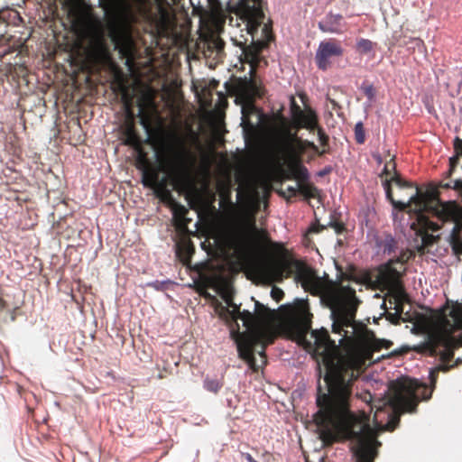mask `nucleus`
<instances>
[{
    "label": "nucleus",
    "instance_id": "a18cd8bd",
    "mask_svg": "<svg viewBox=\"0 0 462 462\" xmlns=\"http://www.w3.org/2000/svg\"><path fill=\"white\" fill-rule=\"evenodd\" d=\"M142 124H143V125H145L147 124V123H146V120H145V119H143V118H142Z\"/></svg>",
    "mask_w": 462,
    "mask_h": 462
},
{
    "label": "nucleus",
    "instance_id": "6e6552de",
    "mask_svg": "<svg viewBox=\"0 0 462 462\" xmlns=\"http://www.w3.org/2000/svg\"><path fill=\"white\" fill-rule=\"evenodd\" d=\"M106 12V27L108 36L118 51L121 58L130 64L134 61L136 52L135 42L133 37L134 14L129 6L117 8L112 4H102Z\"/></svg>",
    "mask_w": 462,
    "mask_h": 462
},
{
    "label": "nucleus",
    "instance_id": "4468645a",
    "mask_svg": "<svg viewBox=\"0 0 462 462\" xmlns=\"http://www.w3.org/2000/svg\"><path fill=\"white\" fill-rule=\"evenodd\" d=\"M344 49L336 39L322 41L316 51L315 62L317 67L325 71L331 67V58L343 56Z\"/></svg>",
    "mask_w": 462,
    "mask_h": 462
},
{
    "label": "nucleus",
    "instance_id": "e433bc0d",
    "mask_svg": "<svg viewBox=\"0 0 462 462\" xmlns=\"http://www.w3.org/2000/svg\"><path fill=\"white\" fill-rule=\"evenodd\" d=\"M328 226L332 227L337 234H341L346 230L345 225L342 222L331 221Z\"/></svg>",
    "mask_w": 462,
    "mask_h": 462
},
{
    "label": "nucleus",
    "instance_id": "20e7f679",
    "mask_svg": "<svg viewBox=\"0 0 462 462\" xmlns=\"http://www.w3.org/2000/svg\"><path fill=\"white\" fill-rule=\"evenodd\" d=\"M136 158V168L142 171V183L144 187L153 189L162 193V199H171V193L166 189L167 178L160 177L164 171L177 187H186L190 182L191 169L195 163V156L180 138L169 149L167 157L160 165H155L141 149Z\"/></svg>",
    "mask_w": 462,
    "mask_h": 462
},
{
    "label": "nucleus",
    "instance_id": "f03ea898",
    "mask_svg": "<svg viewBox=\"0 0 462 462\" xmlns=\"http://www.w3.org/2000/svg\"><path fill=\"white\" fill-rule=\"evenodd\" d=\"M259 275L266 282H281L294 274V279L300 283L305 291L321 300L331 310L333 320L332 331L342 337V345L348 334L356 329V315L361 300L356 297V290L350 286L329 283L326 284L316 272L304 263L285 256H274L258 268Z\"/></svg>",
    "mask_w": 462,
    "mask_h": 462
},
{
    "label": "nucleus",
    "instance_id": "6ab92c4d",
    "mask_svg": "<svg viewBox=\"0 0 462 462\" xmlns=\"http://www.w3.org/2000/svg\"><path fill=\"white\" fill-rule=\"evenodd\" d=\"M129 114L131 115V119L126 122L122 130L123 143L135 150H139L142 147L141 140L135 130L134 123L133 120V114L131 112H129Z\"/></svg>",
    "mask_w": 462,
    "mask_h": 462
},
{
    "label": "nucleus",
    "instance_id": "a878e982",
    "mask_svg": "<svg viewBox=\"0 0 462 462\" xmlns=\"http://www.w3.org/2000/svg\"><path fill=\"white\" fill-rule=\"evenodd\" d=\"M374 43L368 39H359L356 42V51L360 54H367L373 51Z\"/></svg>",
    "mask_w": 462,
    "mask_h": 462
},
{
    "label": "nucleus",
    "instance_id": "c03bdc74",
    "mask_svg": "<svg viewBox=\"0 0 462 462\" xmlns=\"http://www.w3.org/2000/svg\"><path fill=\"white\" fill-rule=\"evenodd\" d=\"M203 295H204L206 298H211V297H212V296H211V294H210V293H208V292H205V293H203Z\"/></svg>",
    "mask_w": 462,
    "mask_h": 462
},
{
    "label": "nucleus",
    "instance_id": "423d86ee",
    "mask_svg": "<svg viewBox=\"0 0 462 462\" xmlns=\"http://www.w3.org/2000/svg\"><path fill=\"white\" fill-rule=\"evenodd\" d=\"M391 394L386 399L376 402L370 392L365 391L358 394V397L370 405L371 411L375 409L374 420L377 413L388 406L391 411L388 413L386 423L387 430H394L401 420V415L405 412L414 413L420 401H428L431 398V392L427 393V387L419 383L416 379H399L392 382L390 385Z\"/></svg>",
    "mask_w": 462,
    "mask_h": 462
},
{
    "label": "nucleus",
    "instance_id": "1a4fd4ad",
    "mask_svg": "<svg viewBox=\"0 0 462 462\" xmlns=\"http://www.w3.org/2000/svg\"><path fill=\"white\" fill-rule=\"evenodd\" d=\"M231 337L237 345L239 357L245 360L251 369L257 371L254 350L261 346L259 355L265 357L264 350L266 346L274 342L276 336L273 332L265 328L260 329H251L250 331L240 332L233 330Z\"/></svg>",
    "mask_w": 462,
    "mask_h": 462
},
{
    "label": "nucleus",
    "instance_id": "2f4dec72",
    "mask_svg": "<svg viewBox=\"0 0 462 462\" xmlns=\"http://www.w3.org/2000/svg\"><path fill=\"white\" fill-rule=\"evenodd\" d=\"M439 240V236L425 235L422 237L424 246H430Z\"/></svg>",
    "mask_w": 462,
    "mask_h": 462
},
{
    "label": "nucleus",
    "instance_id": "c9c22d12",
    "mask_svg": "<svg viewBox=\"0 0 462 462\" xmlns=\"http://www.w3.org/2000/svg\"><path fill=\"white\" fill-rule=\"evenodd\" d=\"M187 213L188 209L184 206L178 205L174 209V217L179 219L183 218Z\"/></svg>",
    "mask_w": 462,
    "mask_h": 462
},
{
    "label": "nucleus",
    "instance_id": "f3484780",
    "mask_svg": "<svg viewBox=\"0 0 462 462\" xmlns=\"http://www.w3.org/2000/svg\"><path fill=\"white\" fill-rule=\"evenodd\" d=\"M225 300L227 304V307H221V311L219 313V316L226 319L227 323H235L236 326V328H232L231 332L233 330H239V324L237 323L238 319H241L243 321V311L240 310V305H237L232 301V299L230 297L225 298Z\"/></svg>",
    "mask_w": 462,
    "mask_h": 462
},
{
    "label": "nucleus",
    "instance_id": "49530a36",
    "mask_svg": "<svg viewBox=\"0 0 462 462\" xmlns=\"http://www.w3.org/2000/svg\"><path fill=\"white\" fill-rule=\"evenodd\" d=\"M457 359H459V360H460V362H459V364H458V365L462 364V357H458Z\"/></svg>",
    "mask_w": 462,
    "mask_h": 462
},
{
    "label": "nucleus",
    "instance_id": "aec40b11",
    "mask_svg": "<svg viewBox=\"0 0 462 462\" xmlns=\"http://www.w3.org/2000/svg\"><path fill=\"white\" fill-rule=\"evenodd\" d=\"M84 23L88 31L94 35L97 39L98 44L101 46L104 45V29L101 21L94 17L91 14L86 15L84 18Z\"/></svg>",
    "mask_w": 462,
    "mask_h": 462
},
{
    "label": "nucleus",
    "instance_id": "f257e3e1",
    "mask_svg": "<svg viewBox=\"0 0 462 462\" xmlns=\"http://www.w3.org/2000/svg\"><path fill=\"white\" fill-rule=\"evenodd\" d=\"M326 368L328 393L317 394L318 411L313 415L319 439L325 445L350 440L356 462H374L377 456L376 435L369 417L350 409L353 384L364 372V358H315Z\"/></svg>",
    "mask_w": 462,
    "mask_h": 462
},
{
    "label": "nucleus",
    "instance_id": "79ce46f5",
    "mask_svg": "<svg viewBox=\"0 0 462 462\" xmlns=\"http://www.w3.org/2000/svg\"><path fill=\"white\" fill-rule=\"evenodd\" d=\"M241 456L245 458L247 460V462H257V460H255L251 454L249 453H245V452H242L241 453Z\"/></svg>",
    "mask_w": 462,
    "mask_h": 462
},
{
    "label": "nucleus",
    "instance_id": "412c9836",
    "mask_svg": "<svg viewBox=\"0 0 462 462\" xmlns=\"http://www.w3.org/2000/svg\"><path fill=\"white\" fill-rule=\"evenodd\" d=\"M232 41L236 46H238L242 50L246 59L254 60L257 58V51L253 46L247 45L248 40L245 38L243 34L240 35V39L232 37Z\"/></svg>",
    "mask_w": 462,
    "mask_h": 462
},
{
    "label": "nucleus",
    "instance_id": "f8f14e48",
    "mask_svg": "<svg viewBox=\"0 0 462 462\" xmlns=\"http://www.w3.org/2000/svg\"><path fill=\"white\" fill-rule=\"evenodd\" d=\"M230 10L245 23L246 34L251 35L253 43L254 34L263 23L262 0H239L230 7Z\"/></svg>",
    "mask_w": 462,
    "mask_h": 462
},
{
    "label": "nucleus",
    "instance_id": "7c9ffc66",
    "mask_svg": "<svg viewBox=\"0 0 462 462\" xmlns=\"http://www.w3.org/2000/svg\"><path fill=\"white\" fill-rule=\"evenodd\" d=\"M221 199L225 202L231 203V189L229 185H224L219 190Z\"/></svg>",
    "mask_w": 462,
    "mask_h": 462
},
{
    "label": "nucleus",
    "instance_id": "4c0bfd02",
    "mask_svg": "<svg viewBox=\"0 0 462 462\" xmlns=\"http://www.w3.org/2000/svg\"><path fill=\"white\" fill-rule=\"evenodd\" d=\"M413 187H414V188H413V189H412V190H411V189H398L402 192V194H400V195H399V199H398L397 200H399V199H402L405 202H408L409 198H410V194H411V193H414V192H415V188H419L418 186H414V185H413Z\"/></svg>",
    "mask_w": 462,
    "mask_h": 462
},
{
    "label": "nucleus",
    "instance_id": "39448f33",
    "mask_svg": "<svg viewBox=\"0 0 462 462\" xmlns=\"http://www.w3.org/2000/svg\"><path fill=\"white\" fill-rule=\"evenodd\" d=\"M462 346V303L457 301H447L437 319L434 329L429 334L424 344V348L431 356H439L442 365L431 369L430 372V383L429 388L426 383L427 393L433 392L439 372H448L458 365L460 360L456 359L454 364L448 363L454 357V350ZM419 383L420 382L416 380ZM423 384V383H420Z\"/></svg>",
    "mask_w": 462,
    "mask_h": 462
},
{
    "label": "nucleus",
    "instance_id": "a19ab883",
    "mask_svg": "<svg viewBox=\"0 0 462 462\" xmlns=\"http://www.w3.org/2000/svg\"><path fill=\"white\" fill-rule=\"evenodd\" d=\"M395 300H396V302H395L394 309L397 313H402V303L399 298H396Z\"/></svg>",
    "mask_w": 462,
    "mask_h": 462
},
{
    "label": "nucleus",
    "instance_id": "393cba45",
    "mask_svg": "<svg viewBox=\"0 0 462 462\" xmlns=\"http://www.w3.org/2000/svg\"><path fill=\"white\" fill-rule=\"evenodd\" d=\"M223 386V382L217 378L207 377L204 380V388L213 393H217Z\"/></svg>",
    "mask_w": 462,
    "mask_h": 462
},
{
    "label": "nucleus",
    "instance_id": "c756f323",
    "mask_svg": "<svg viewBox=\"0 0 462 462\" xmlns=\"http://www.w3.org/2000/svg\"><path fill=\"white\" fill-rule=\"evenodd\" d=\"M393 346V342L386 339H374L372 342V349L374 351H380L382 348H390Z\"/></svg>",
    "mask_w": 462,
    "mask_h": 462
},
{
    "label": "nucleus",
    "instance_id": "5701e85b",
    "mask_svg": "<svg viewBox=\"0 0 462 462\" xmlns=\"http://www.w3.org/2000/svg\"><path fill=\"white\" fill-rule=\"evenodd\" d=\"M297 180L299 181L298 193L303 195L305 199H315L319 196V189L312 183L306 182L307 180Z\"/></svg>",
    "mask_w": 462,
    "mask_h": 462
},
{
    "label": "nucleus",
    "instance_id": "b1692460",
    "mask_svg": "<svg viewBox=\"0 0 462 462\" xmlns=\"http://www.w3.org/2000/svg\"><path fill=\"white\" fill-rule=\"evenodd\" d=\"M208 51L210 55L216 53V57H220L224 52L225 42L220 38H214L208 42Z\"/></svg>",
    "mask_w": 462,
    "mask_h": 462
},
{
    "label": "nucleus",
    "instance_id": "ea45409f",
    "mask_svg": "<svg viewBox=\"0 0 462 462\" xmlns=\"http://www.w3.org/2000/svg\"><path fill=\"white\" fill-rule=\"evenodd\" d=\"M394 246H395V241L393 238L391 237L390 240L387 241V243L383 246L384 252H387L388 254H390L391 252L393 251Z\"/></svg>",
    "mask_w": 462,
    "mask_h": 462
},
{
    "label": "nucleus",
    "instance_id": "37998d69",
    "mask_svg": "<svg viewBox=\"0 0 462 462\" xmlns=\"http://www.w3.org/2000/svg\"><path fill=\"white\" fill-rule=\"evenodd\" d=\"M5 300L2 298H0V311L3 310L5 309Z\"/></svg>",
    "mask_w": 462,
    "mask_h": 462
},
{
    "label": "nucleus",
    "instance_id": "58836bf2",
    "mask_svg": "<svg viewBox=\"0 0 462 462\" xmlns=\"http://www.w3.org/2000/svg\"><path fill=\"white\" fill-rule=\"evenodd\" d=\"M324 229H326L325 226L320 225L319 223H313L310 226L309 232L310 233H319V232L323 231Z\"/></svg>",
    "mask_w": 462,
    "mask_h": 462
},
{
    "label": "nucleus",
    "instance_id": "dca6fc26",
    "mask_svg": "<svg viewBox=\"0 0 462 462\" xmlns=\"http://www.w3.org/2000/svg\"><path fill=\"white\" fill-rule=\"evenodd\" d=\"M232 247L241 254H248L252 251L255 238L246 232H237L230 237Z\"/></svg>",
    "mask_w": 462,
    "mask_h": 462
},
{
    "label": "nucleus",
    "instance_id": "4be33fe9",
    "mask_svg": "<svg viewBox=\"0 0 462 462\" xmlns=\"http://www.w3.org/2000/svg\"><path fill=\"white\" fill-rule=\"evenodd\" d=\"M400 259L391 260L384 270L381 272V278L387 282H395L400 277L401 273L393 266V263H400Z\"/></svg>",
    "mask_w": 462,
    "mask_h": 462
},
{
    "label": "nucleus",
    "instance_id": "0eeeda50",
    "mask_svg": "<svg viewBox=\"0 0 462 462\" xmlns=\"http://www.w3.org/2000/svg\"><path fill=\"white\" fill-rule=\"evenodd\" d=\"M308 148L319 156L328 152L326 149L319 150L313 142L298 137L297 134L291 133L290 129L283 131L275 153V161L281 166L282 174L285 179L308 180V170L301 163V156Z\"/></svg>",
    "mask_w": 462,
    "mask_h": 462
},
{
    "label": "nucleus",
    "instance_id": "7ed1b4c3",
    "mask_svg": "<svg viewBox=\"0 0 462 462\" xmlns=\"http://www.w3.org/2000/svg\"><path fill=\"white\" fill-rule=\"evenodd\" d=\"M390 159L385 162L383 175L385 176V180L383 181V185L385 190L386 198L393 206V208L403 211L409 209L417 216L419 223L427 230L432 232L438 231L439 228L438 223L433 222L430 217V214H438L440 217H447V216H452L456 214V207L452 204L442 206L439 199V184L437 186L430 185L425 192L421 191L420 188H415V192L410 194L408 202H405L402 199L394 200L392 183L400 189H413V184L403 180L396 171V163L394 161V155L391 156L388 153Z\"/></svg>",
    "mask_w": 462,
    "mask_h": 462
},
{
    "label": "nucleus",
    "instance_id": "c85d7f7f",
    "mask_svg": "<svg viewBox=\"0 0 462 462\" xmlns=\"http://www.w3.org/2000/svg\"><path fill=\"white\" fill-rule=\"evenodd\" d=\"M299 190V184L297 187L294 186H288L285 190L280 189L278 190V194L283 198H285L287 200H291L292 198L296 197Z\"/></svg>",
    "mask_w": 462,
    "mask_h": 462
},
{
    "label": "nucleus",
    "instance_id": "bb28decb",
    "mask_svg": "<svg viewBox=\"0 0 462 462\" xmlns=\"http://www.w3.org/2000/svg\"><path fill=\"white\" fill-rule=\"evenodd\" d=\"M360 89L370 102L374 99L376 90L373 84L369 83L368 81H364L360 87Z\"/></svg>",
    "mask_w": 462,
    "mask_h": 462
},
{
    "label": "nucleus",
    "instance_id": "a211bd4d",
    "mask_svg": "<svg viewBox=\"0 0 462 462\" xmlns=\"http://www.w3.org/2000/svg\"><path fill=\"white\" fill-rule=\"evenodd\" d=\"M346 23L343 22L341 14H334L329 13L326 17L319 23V28L323 32L342 33Z\"/></svg>",
    "mask_w": 462,
    "mask_h": 462
},
{
    "label": "nucleus",
    "instance_id": "cd10ccee",
    "mask_svg": "<svg viewBox=\"0 0 462 462\" xmlns=\"http://www.w3.org/2000/svg\"><path fill=\"white\" fill-rule=\"evenodd\" d=\"M355 139L359 144H362L365 141V134L362 122H358L355 125Z\"/></svg>",
    "mask_w": 462,
    "mask_h": 462
},
{
    "label": "nucleus",
    "instance_id": "2eb2a0df",
    "mask_svg": "<svg viewBox=\"0 0 462 462\" xmlns=\"http://www.w3.org/2000/svg\"><path fill=\"white\" fill-rule=\"evenodd\" d=\"M454 150L455 155L449 159V169L445 176V179H449L448 181L462 176V140L458 137L454 140Z\"/></svg>",
    "mask_w": 462,
    "mask_h": 462
},
{
    "label": "nucleus",
    "instance_id": "ddd939ff",
    "mask_svg": "<svg viewBox=\"0 0 462 462\" xmlns=\"http://www.w3.org/2000/svg\"><path fill=\"white\" fill-rule=\"evenodd\" d=\"M243 324L246 331L260 329L268 326L274 318V310L254 300V312L243 310Z\"/></svg>",
    "mask_w": 462,
    "mask_h": 462
},
{
    "label": "nucleus",
    "instance_id": "9d476101",
    "mask_svg": "<svg viewBox=\"0 0 462 462\" xmlns=\"http://www.w3.org/2000/svg\"><path fill=\"white\" fill-rule=\"evenodd\" d=\"M237 96L244 101L242 107L243 124H246L248 127L254 128V125L250 122L246 123V119L250 115L255 114L260 118V114L254 106V100L262 97L264 94V88L262 81L256 77L255 69L252 66L250 69V78L240 79L236 84Z\"/></svg>",
    "mask_w": 462,
    "mask_h": 462
},
{
    "label": "nucleus",
    "instance_id": "473e14b6",
    "mask_svg": "<svg viewBox=\"0 0 462 462\" xmlns=\"http://www.w3.org/2000/svg\"><path fill=\"white\" fill-rule=\"evenodd\" d=\"M121 98H122V101H123L124 105L125 106V107L127 109H130V106L132 105V97L128 93V90L125 87L123 88V93H122Z\"/></svg>",
    "mask_w": 462,
    "mask_h": 462
},
{
    "label": "nucleus",
    "instance_id": "9b49d317",
    "mask_svg": "<svg viewBox=\"0 0 462 462\" xmlns=\"http://www.w3.org/2000/svg\"><path fill=\"white\" fill-rule=\"evenodd\" d=\"M291 125L295 129L305 128L310 132L317 130L319 141L325 149L328 146L329 137L324 132L323 128L319 125V118L317 113L310 106H307L304 110L297 104L293 97H291L290 106Z\"/></svg>",
    "mask_w": 462,
    "mask_h": 462
},
{
    "label": "nucleus",
    "instance_id": "72a5a7b5",
    "mask_svg": "<svg viewBox=\"0 0 462 462\" xmlns=\"http://www.w3.org/2000/svg\"><path fill=\"white\" fill-rule=\"evenodd\" d=\"M271 296L275 301L279 302L284 297V292L282 289L274 286L271 291Z\"/></svg>",
    "mask_w": 462,
    "mask_h": 462
},
{
    "label": "nucleus",
    "instance_id": "f704fd0d",
    "mask_svg": "<svg viewBox=\"0 0 462 462\" xmlns=\"http://www.w3.org/2000/svg\"><path fill=\"white\" fill-rule=\"evenodd\" d=\"M262 32L264 36L265 41L271 42L273 39V35L272 32V28L268 24H263L262 28Z\"/></svg>",
    "mask_w": 462,
    "mask_h": 462
}]
</instances>
